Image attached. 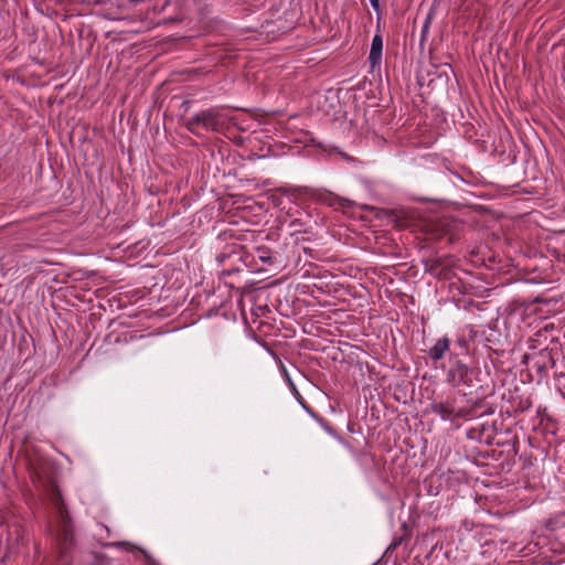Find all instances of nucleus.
<instances>
[{
	"instance_id": "1",
	"label": "nucleus",
	"mask_w": 565,
	"mask_h": 565,
	"mask_svg": "<svg viewBox=\"0 0 565 565\" xmlns=\"http://www.w3.org/2000/svg\"><path fill=\"white\" fill-rule=\"evenodd\" d=\"M446 382L452 387H482V371L473 362H468L467 358H460L458 354H450L445 367Z\"/></svg>"
},
{
	"instance_id": "2",
	"label": "nucleus",
	"mask_w": 565,
	"mask_h": 565,
	"mask_svg": "<svg viewBox=\"0 0 565 565\" xmlns=\"http://www.w3.org/2000/svg\"><path fill=\"white\" fill-rule=\"evenodd\" d=\"M481 404L482 402H473L468 407H458L457 397L449 396L445 401L433 402L429 406V409L431 413L439 415L444 420L469 419L472 417L491 415L494 413L493 407H488L486 411L479 413L477 407Z\"/></svg>"
},
{
	"instance_id": "3",
	"label": "nucleus",
	"mask_w": 565,
	"mask_h": 565,
	"mask_svg": "<svg viewBox=\"0 0 565 565\" xmlns=\"http://www.w3.org/2000/svg\"><path fill=\"white\" fill-rule=\"evenodd\" d=\"M230 126V117L221 107H211L192 115L186 120V127L194 132L204 129L211 132H222Z\"/></svg>"
},
{
	"instance_id": "4",
	"label": "nucleus",
	"mask_w": 565,
	"mask_h": 565,
	"mask_svg": "<svg viewBox=\"0 0 565 565\" xmlns=\"http://www.w3.org/2000/svg\"><path fill=\"white\" fill-rule=\"evenodd\" d=\"M62 521L63 524L57 539L61 548L60 559L64 563H67L68 550L74 544V533L68 515L62 516Z\"/></svg>"
},
{
	"instance_id": "5",
	"label": "nucleus",
	"mask_w": 565,
	"mask_h": 565,
	"mask_svg": "<svg viewBox=\"0 0 565 565\" xmlns=\"http://www.w3.org/2000/svg\"><path fill=\"white\" fill-rule=\"evenodd\" d=\"M382 52H383V38L380 33H376L372 39L369 63L372 68L380 66L382 61Z\"/></svg>"
},
{
	"instance_id": "6",
	"label": "nucleus",
	"mask_w": 565,
	"mask_h": 565,
	"mask_svg": "<svg viewBox=\"0 0 565 565\" xmlns=\"http://www.w3.org/2000/svg\"><path fill=\"white\" fill-rule=\"evenodd\" d=\"M450 349V339L448 337L439 338L435 344L427 351L428 356L434 361H440Z\"/></svg>"
},
{
	"instance_id": "7",
	"label": "nucleus",
	"mask_w": 565,
	"mask_h": 565,
	"mask_svg": "<svg viewBox=\"0 0 565 565\" xmlns=\"http://www.w3.org/2000/svg\"><path fill=\"white\" fill-rule=\"evenodd\" d=\"M317 199L332 207H351L353 205V202L349 199L340 198L331 192H319Z\"/></svg>"
},
{
	"instance_id": "8",
	"label": "nucleus",
	"mask_w": 565,
	"mask_h": 565,
	"mask_svg": "<svg viewBox=\"0 0 565 565\" xmlns=\"http://www.w3.org/2000/svg\"><path fill=\"white\" fill-rule=\"evenodd\" d=\"M49 492L51 497V501L54 504L57 512L61 514V516L67 515V511L64 505L62 492L58 489L56 482L54 480H49Z\"/></svg>"
},
{
	"instance_id": "9",
	"label": "nucleus",
	"mask_w": 565,
	"mask_h": 565,
	"mask_svg": "<svg viewBox=\"0 0 565 565\" xmlns=\"http://www.w3.org/2000/svg\"><path fill=\"white\" fill-rule=\"evenodd\" d=\"M117 545L120 547H124L127 552L138 551V552L142 553V555L145 556V559L147 562V565H159V563L149 553H147L145 550H142L140 547H136L135 545H132L128 542H119V543H117Z\"/></svg>"
},
{
	"instance_id": "10",
	"label": "nucleus",
	"mask_w": 565,
	"mask_h": 565,
	"mask_svg": "<svg viewBox=\"0 0 565 565\" xmlns=\"http://www.w3.org/2000/svg\"><path fill=\"white\" fill-rule=\"evenodd\" d=\"M433 19H434V12L429 11L424 20L422 31H420V45L422 46L429 35V29H430Z\"/></svg>"
},
{
	"instance_id": "11",
	"label": "nucleus",
	"mask_w": 565,
	"mask_h": 565,
	"mask_svg": "<svg viewBox=\"0 0 565 565\" xmlns=\"http://www.w3.org/2000/svg\"><path fill=\"white\" fill-rule=\"evenodd\" d=\"M376 216L380 218H386L390 222L396 223V224L399 222L398 214L395 210H385V209L379 210Z\"/></svg>"
},
{
	"instance_id": "12",
	"label": "nucleus",
	"mask_w": 565,
	"mask_h": 565,
	"mask_svg": "<svg viewBox=\"0 0 565 565\" xmlns=\"http://www.w3.org/2000/svg\"><path fill=\"white\" fill-rule=\"evenodd\" d=\"M257 257L263 263L271 264V262H273V256H271L270 249L265 248V247L257 249Z\"/></svg>"
},
{
	"instance_id": "13",
	"label": "nucleus",
	"mask_w": 565,
	"mask_h": 565,
	"mask_svg": "<svg viewBox=\"0 0 565 565\" xmlns=\"http://www.w3.org/2000/svg\"><path fill=\"white\" fill-rule=\"evenodd\" d=\"M280 371H281V374L285 379V381L287 382L288 386L290 387V390L295 393V394H299L298 393V390L295 385V383L292 382L286 366L280 362Z\"/></svg>"
},
{
	"instance_id": "14",
	"label": "nucleus",
	"mask_w": 565,
	"mask_h": 565,
	"mask_svg": "<svg viewBox=\"0 0 565 565\" xmlns=\"http://www.w3.org/2000/svg\"><path fill=\"white\" fill-rule=\"evenodd\" d=\"M468 438L482 440V431L477 428H471L467 433Z\"/></svg>"
},
{
	"instance_id": "15",
	"label": "nucleus",
	"mask_w": 565,
	"mask_h": 565,
	"mask_svg": "<svg viewBox=\"0 0 565 565\" xmlns=\"http://www.w3.org/2000/svg\"><path fill=\"white\" fill-rule=\"evenodd\" d=\"M299 192L303 193V194L312 195V196L316 195V193H317L315 190H312V189H310L308 186L299 188Z\"/></svg>"
},
{
	"instance_id": "16",
	"label": "nucleus",
	"mask_w": 565,
	"mask_h": 565,
	"mask_svg": "<svg viewBox=\"0 0 565 565\" xmlns=\"http://www.w3.org/2000/svg\"><path fill=\"white\" fill-rule=\"evenodd\" d=\"M476 402H482V404H481V405H479V406L477 407V409H478V412H479V413H481L482 411H486L488 407H491L490 405H488V404L484 402V399H483V398H479V399H477Z\"/></svg>"
},
{
	"instance_id": "17",
	"label": "nucleus",
	"mask_w": 565,
	"mask_h": 565,
	"mask_svg": "<svg viewBox=\"0 0 565 565\" xmlns=\"http://www.w3.org/2000/svg\"><path fill=\"white\" fill-rule=\"evenodd\" d=\"M532 406V403L526 399L525 402H521L520 403V408L522 412H524L525 409L530 408Z\"/></svg>"
},
{
	"instance_id": "18",
	"label": "nucleus",
	"mask_w": 565,
	"mask_h": 565,
	"mask_svg": "<svg viewBox=\"0 0 565 565\" xmlns=\"http://www.w3.org/2000/svg\"><path fill=\"white\" fill-rule=\"evenodd\" d=\"M370 3L376 12L380 11V0H370Z\"/></svg>"
},
{
	"instance_id": "19",
	"label": "nucleus",
	"mask_w": 565,
	"mask_h": 565,
	"mask_svg": "<svg viewBox=\"0 0 565 565\" xmlns=\"http://www.w3.org/2000/svg\"><path fill=\"white\" fill-rule=\"evenodd\" d=\"M458 344L461 347V348H467V342L466 340L461 339L458 341Z\"/></svg>"
}]
</instances>
